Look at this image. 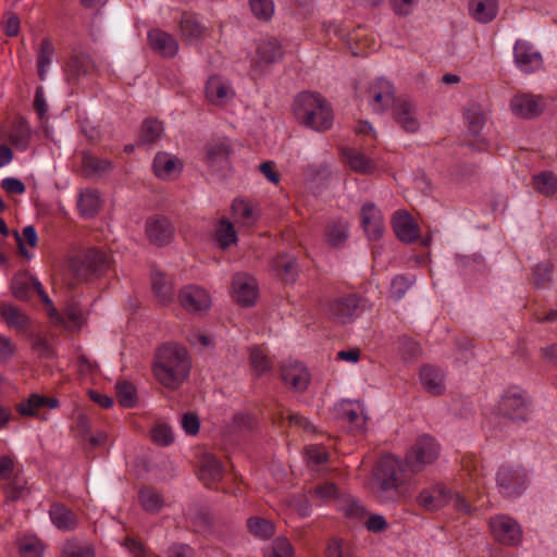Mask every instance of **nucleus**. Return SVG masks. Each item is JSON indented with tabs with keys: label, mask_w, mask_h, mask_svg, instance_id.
Instances as JSON below:
<instances>
[{
	"label": "nucleus",
	"mask_w": 557,
	"mask_h": 557,
	"mask_svg": "<svg viewBox=\"0 0 557 557\" xmlns=\"http://www.w3.org/2000/svg\"><path fill=\"white\" fill-rule=\"evenodd\" d=\"M190 368V358L183 346L164 344L156 352L153 375L165 388L178 389L189 376Z\"/></svg>",
	"instance_id": "f257e3e1"
},
{
	"label": "nucleus",
	"mask_w": 557,
	"mask_h": 557,
	"mask_svg": "<svg viewBox=\"0 0 557 557\" xmlns=\"http://www.w3.org/2000/svg\"><path fill=\"white\" fill-rule=\"evenodd\" d=\"M293 113L297 122L317 132L330 129L334 113L329 101L319 92H299L293 102Z\"/></svg>",
	"instance_id": "f03ea898"
},
{
	"label": "nucleus",
	"mask_w": 557,
	"mask_h": 557,
	"mask_svg": "<svg viewBox=\"0 0 557 557\" xmlns=\"http://www.w3.org/2000/svg\"><path fill=\"white\" fill-rule=\"evenodd\" d=\"M357 96L375 113H384L397 101L394 85L385 78L371 82L364 90L357 91Z\"/></svg>",
	"instance_id": "7ed1b4c3"
},
{
	"label": "nucleus",
	"mask_w": 557,
	"mask_h": 557,
	"mask_svg": "<svg viewBox=\"0 0 557 557\" xmlns=\"http://www.w3.org/2000/svg\"><path fill=\"white\" fill-rule=\"evenodd\" d=\"M440 456V445L428 434L419 436L406 455V463L413 472H419L432 465Z\"/></svg>",
	"instance_id": "20e7f679"
},
{
	"label": "nucleus",
	"mask_w": 557,
	"mask_h": 557,
	"mask_svg": "<svg viewBox=\"0 0 557 557\" xmlns=\"http://www.w3.org/2000/svg\"><path fill=\"white\" fill-rule=\"evenodd\" d=\"M284 54L282 44L273 37L262 39L256 50V57L251 61L250 76L257 79L272 63L282 59Z\"/></svg>",
	"instance_id": "39448f33"
},
{
	"label": "nucleus",
	"mask_w": 557,
	"mask_h": 557,
	"mask_svg": "<svg viewBox=\"0 0 557 557\" xmlns=\"http://www.w3.org/2000/svg\"><path fill=\"white\" fill-rule=\"evenodd\" d=\"M111 265L110 255L99 248L87 249L75 262L73 268L77 275L88 278L91 275L104 274Z\"/></svg>",
	"instance_id": "423d86ee"
},
{
	"label": "nucleus",
	"mask_w": 557,
	"mask_h": 557,
	"mask_svg": "<svg viewBox=\"0 0 557 557\" xmlns=\"http://www.w3.org/2000/svg\"><path fill=\"white\" fill-rule=\"evenodd\" d=\"M530 412V401L523 392L506 391L496 406V413L512 421H525Z\"/></svg>",
	"instance_id": "0eeeda50"
},
{
	"label": "nucleus",
	"mask_w": 557,
	"mask_h": 557,
	"mask_svg": "<svg viewBox=\"0 0 557 557\" xmlns=\"http://www.w3.org/2000/svg\"><path fill=\"white\" fill-rule=\"evenodd\" d=\"M368 308V300L355 294L333 300L329 306L330 317L339 323L351 322Z\"/></svg>",
	"instance_id": "6e6552de"
},
{
	"label": "nucleus",
	"mask_w": 557,
	"mask_h": 557,
	"mask_svg": "<svg viewBox=\"0 0 557 557\" xmlns=\"http://www.w3.org/2000/svg\"><path fill=\"white\" fill-rule=\"evenodd\" d=\"M496 482L503 495L513 497L523 492L527 474L520 467L502 466L496 474Z\"/></svg>",
	"instance_id": "1a4fd4ad"
},
{
	"label": "nucleus",
	"mask_w": 557,
	"mask_h": 557,
	"mask_svg": "<svg viewBox=\"0 0 557 557\" xmlns=\"http://www.w3.org/2000/svg\"><path fill=\"white\" fill-rule=\"evenodd\" d=\"M490 528L494 539L505 545H518L522 539V531L518 522L507 516H497L490 520Z\"/></svg>",
	"instance_id": "9d476101"
},
{
	"label": "nucleus",
	"mask_w": 557,
	"mask_h": 557,
	"mask_svg": "<svg viewBox=\"0 0 557 557\" xmlns=\"http://www.w3.org/2000/svg\"><path fill=\"white\" fill-rule=\"evenodd\" d=\"M403 466L393 456H385L377 463V479L384 492L396 491L404 482Z\"/></svg>",
	"instance_id": "9b49d317"
},
{
	"label": "nucleus",
	"mask_w": 557,
	"mask_h": 557,
	"mask_svg": "<svg viewBox=\"0 0 557 557\" xmlns=\"http://www.w3.org/2000/svg\"><path fill=\"white\" fill-rule=\"evenodd\" d=\"M281 379L295 392H304L310 383V373L304 363L287 360L281 366Z\"/></svg>",
	"instance_id": "f8f14e48"
},
{
	"label": "nucleus",
	"mask_w": 557,
	"mask_h": 557,
	"mask_svg": "<svg viewBox=\"0 0 557 557\" xmlns=\"http://www.w3.org/2000/svg\"><path fill=\"white\" fill-rule=\"evenodd\" d=\"M392 116L406 133H417L420 128L417 108L406 98H397L392 107Z\"/></svg>",
	"instance_id": "ddd939ff"
},
{
	"label": "nucleus",
	"mask_w": 557,
	"mask_h": 557,
	"mask_svg": "<svg viewBox=\"0 0 557 557\" xmlns=\"http://www.w3.org/2000/svg\"><path fill=\"white\" fill-rule=\"evenodd\" d=\"M513 59L517 66L525 72L532 73L543 66V59L539 51L525 40H517L513 47Z\"/></svg>",
	"instance_id": "4468645a"
},
{
	"label": "nucleus",
	"mask_w": 557,
	"mask_h": 557,
	"mask_svg": "<svg viewBox=\"0 0 557 557\" xmlns=\"http://www.w3.org/2000/svg\"><path fill=\"white\" fill-rule=\"evenodd\" d=\"M178 301L189 312H202L211 306V297L208 292L196 285L183 287L178 293Z\"/></svg>",
	"instance_id": "2eb2a0df"
},
{
	"label": "nucleus",
	"mask_w": 557,
	"mask_h": 557,
	"mask_svg": "<svg viewBox=\"0 0 557 557\" xmlns=\"http://www.w3.org/2000/svg\"><path fill=\"white\" fill-rule=\"evenodd\" d=\"M233 299L243 307H251L255 305L258 296V285L253 277L238 273L234 276Z\"/></svg>",
	"instance_id": "dca6fc26"
},
{
	"label": "nucleus",
	"mask_w": 557,
	"mask_h": 557,
	"mask_svg": "<svg viewBox=\"0 0 557 557\" xmlns=\"http://www.w3.org/2000/svg\"><path fill=\"white\" fill-rule=\"evenodd\" d=\"M175 228L166 216H153L146 222V235L150 243L165 246L171 243Z\"/></svg>",
	"instance_id": "f3484780"
},
{
	"label": "nucleus",
	"mask_w": 557,
	"mask_h": 557,
	"mask_svg": "<svg viewBox=\"0 0 557 557\" xmlns=\"http://www.w3.org/2000/svg\"><path fill=\"white\" fill-rule=\"evenodd\" d=\"M392 226L396 237L406 244L416 242L420 235V227L411 214L406 211H396L392 218Z\"/></svg>",
	"instance_id": "a211bd4d"
},
{
	"label": "nucleus",
	"mask_w": 557,
	"mask_h": 557,
	"mask_svg": "<svg viewBox=\"0 0 557 557\" xmlns=\"http://www.w3.org/2000/svg\"><path fill=\"white\" fill-rule=\"evenodd\" d=\"M417 504L428 511H435L449 504L450 491L442 484L425 487L417 495Z\"/></svg>",
	"instance_id": "6ab92c4d"
},
{
	"label": "nucleus",
	"mask_w": 557,
	"mask_h": 557,
	"mask_svg": "<svg viewBox=\"0 0 557 557\" xmlns=\"http://www.w3.org/2000/svg\"><path fill=\"white\" fill-rule=\"evenodd\" d=\"M45 407L52 409L58 408L59 400L54 397H47L37 393H33L28 396V398L23 399L15 405V409L20 416L38 417L42 420H46L47 418L45 416H39V411Z\"/></svg>",
	"instance_id": "aec40b11"
},
{
	"label": "nucleus",
	"mask_w": 557,
	"mask_h": 557,
	"mask_svg": "<svg viewBox=\"0 0 557 557\" xmlns=\"http://www.w3.org/2000/svg\"><path fill=\"white\" fill-rule=\"evenodd\" d=\"M361 224L370 240H377L384 233V222L381 211L372 202H367L361 209Z\"/></svg>",
	"instance_id": "412c9836"
},
{
	"label": "nucleus",
	"mask_w": 557,
	"mask_h": 557,
	"mask_svg": "<svg viewBox=\"0 0 557 557\" xmlns=\"http://www.w3.org/2000/svg\"><path fill=\"white\" fill-rule=\"evenodd\" d=\"M148 41L150 48L163 58H173L178 52V42L176 38L159 28L148 32Z\"/></svg>",
	"instance_id": "4be33fe9"
},
{
	"label": "nucleus",
	"mask_w": 557,
	"mask_h": 557,
	"mask_svg": "<svg viewBox=\"0 0 557 557\" xmlns=\"http://www.w3.org/2000/svg\"><path fill=\"white\" fill-rule=\"evenodd\" d=\"M231 147L224 139L213 140L206 145V162L213 171L227 168L230 163Z\"/></svg>",
	"instance_id": "5701e85b"
},
{
	"label": "nucleus",
	"mask_w": 557,
	"mask_h": 557,
	"mask_svg": "<svg viewBox=\"0 0 557 557\" xmlns=\"http://www.w3.org/2000/svg\"><path fill=\"white\" fill-rule=\"evenodd\" d=\"M178 29L182 39L187 44H194L206 37L207 28L191 12H183L178 21Z\"/></svg>",
	"instance_id": "b1692460"
},
{
	"label": "nucleus",
	"mask_w": 557,
	"mask_h": 557,
	"mask_svg": "<svg viewBox=\"0 0 557 557\" xmlns=\"http://www.w3.org/2000/svg\"><path fill=\"white\" fill-rule=\"evenodd\" d=\"M419 376L423 388L429 394L434 396L444 394L446 385L445 373L442 369L433 364H424L420 369Z\"/></svg>",
	"instance_id": "393cba45"
},
{
	"label": "nucleus",
	"mask_w": 557,
	"mask_h": 557,
	"mask_svg": "<svg viewBox=\"0 0 557 557\" xmlns=\"http://www.w3.org/2000/svg\"><path fill=\"white\" fill-rule=\"evenodd\" d=\"M271 268L275 276L285 283H294L299 272L296 258L287 253H278L273 258Z\"/></svg>",
	"instance_id": "a878e982"
},
{
	"label": "nucleus",
	"mask_w": 557,
	"mask_h": 557,
	"mask_svg": "<svg viewBox=\"0 0 557 557\" xmlns=\"http://www.w3.org/2000/svg\"><path fill=\"white\" fill-rule=\"evenodd\" d=\"M94 70L91 58L83 52L73 53L65 66V77L70 84H76L82 76H86Z\"/></svg>",
	"instance_id": "bb28decb"
},
{
	"label": "nucleus",
	"mask_w": 557,
	"mask_h": 557,
	"mask_svg": "<svg viewBox=\"0 0 557 557\" xmlns=\"http://www.w3.org/2000/svg\"><path fill=\"white\" fill-rule=\"evenodd\" d=\"M512 112L521 117L531 119L543 111V102L539 97L528 94L517 95L511 99Z\"/></svg>",
	"instance_id": "cd10ccee"
},
{
	"label": "nucleus",
	"mask_w": 557,
	"mask_h": 557,
	"mask_svg": "<svg viewBox=\"0 0 557 557\" xmlns=\"http://www.w3.org/2000/svg\"><path fill=\"white\" fill-rule=\"evenodd\" d=\"M206 96L212 103L221 106L231 101L235 92L227 82L218 75H213L206 84Z\"/></svg>",
	"instance_id": "c85d7f7f"
},
{
	"label": "nucleus",
	"mask_w": 557,
	"mask_h": 557,
	"mask_svg": "<svg viewBox=\"0 0 557 557\" xmlns=\"http://www.w3.org/2000/svg\"><path fill=\"white\" fill-rule=\"evenodd\" d=\"M223 476V467L221 461L211 454H205L200 460L199 479L206 486L219 482Z\"/></svg>",
	"instance_id": "c756f323"
},
{
	"label": "nucleus",
	"mask_w": 557,
	"mask_h": 557,
	"mask_svg": "<svg viewBox=\"0 0 557 557\" xmlns=\"http://www.w3.org/2000/svg\"><path fill=\"white\" fill-rule=\"evenodd\" d=\"M151 285L153 294L159 304L162 306L170 305L174 299L173 281L164 273L153 271L151 273Z\"/></svg>",
	"instance_id": "7c9ffc66"
},
{
	"label": "nucleus",
	"mask_w": 557,
	"mask_h": 557,
	"mask_svg": "<svg viewBox=\"0 0 557 557\" xmlns=\"http://www.w3.org/2000/svg\"><path fill=\"white\" fill-rule=\"evenodd\" d=\"M186 516L197 532H213V515L208 507L198 504L190 505Z\"/></svg>",
	"instance_id": "2f4dec72"
},
{
	"label": "nucleus",
	"mask_w": 557,
	"mask_h": 557,
	"mask_svg": "<svg viewBox=\"0 0 557 557\" xmlns=\"http://www.w3.org/2000/svg\"><path fill=\"white\" fill-rule=\"evenodd\" d=\"M49 317L54 323L70 331L79 329L84 323L82 310L74 305L67 306L63 313H59L55 308H51L49 310Z\"/></svg>",
	"instance_id": "473e14b6"
},
{
	"label": "nucleus",
	"mask_w": 557,
	"mask_h": 557,
	"mask_svg": "<svg viewBox=\"0 0 557 557\" xmlns=\"http://www.w3.org/2000/svg\"><path fill=\"white\" fill-rule=\"evenodd\" d=\"M469 11L471 16L479 23L492 22L498 12V0H470Z\"/></svg>",
	"instance_id": "72a5a7b5"
},
{
	"label": "nucleus",
	"mask_w": 557,
	"mask_h": 557,
	"mask_svg": "<svg viewBox=\"0 0 557 557\" xmlns=\"http://www.w3.org/2000/svg\"><path fill=\"white\" fill-rule=\"evenodd\" d=\"M468 131L472 136H479L486 122V112L478 102H469L463 111Z\"/></svg>",
	"instance_id": "f704fd0d"
},
{
	"label": "nucleus",
	"mask_w": 557,
	"mask_h": 557,
	"mask_svg": "<svg viewBox=\"0 0 557 557\" xmlns=\"http://www.w3.org/2000/svg\"><path fill=\"white\" fill-rule=\"evenodd\" d=\"M112 162L94 156L88 151L82 153V171L88 177L101 176L112 170Z\"/></svg>",
	"instance_id": "c9c22d12"
},
{
	"label": "nucleus",
	"mask_w": 557,
	"mask_h": 557,
	"mask_svg": "<svg viewBox=\"0 0 557 557\" xmlns=\"http://www.w3.org/2000/svg\"><path fill=\"white\" fill-rule=\"evenodd\" d=\"M152 168L158 177L168 180L181 171L182 164L176 158L164 152H159L154 157Z\"/></svg>",
	"instance_id": "e433bc0d"
},
{
	"label": "nucleus",
	"mask_w": 557,
	"mask_h": 557,
	"mask_svg": "<svg viewBox=\"0 0 557 557\" xmlns=\"http://www.w3.org/2000/svg\"><path fill=\"white\" fill-rule=\"evenodd\" d=\"M53 524L63 531L74 530L77 525L75 513L62 504H53L49 510Z\"/></svg>",
	"instance_id": "4c0bfd02"
},
{
	"label": "nucleus",
	"mask_w": 557,
	"mask_h": 557,
	"mask_svg": "<svg viewBox=\"0 0 557 557\" xmlns=\"http://www.w3.org/2000/svg\"><path fill=\"white\" fill-rule=\"evenodd\" d=\"M343 156L350 170L357 173L369 174L375 168L373 161L357 149L345 148L343 150Z\"/></svg>",
	"instance_id": "58836bf2"
},
{
	"label": "nucleus",
	"mask_w": 557,
	"mask_h": 557,
	"mask_svg": "<svg viewBox=\"0 0 557 557\" xmlns=\"http://www.w3.org/2000/svg\"><path fill=\"white\" fill-rule=\"evenodd\" d=\"M232 213L236 223L247 227L252 226L258 219L253 207L244 199L233 201Z\"/></svg>",
	"instance_id": "ea45409f"
},
{
	"label": "nucleus",
	"mask_w": 557,
	"mask_h": 557,
	"mask_svg": "<svg viewBox=\"0 0 557 557\" xmlns=\"http://www.w3.org/2000/svg\"><path fill=\"white\" fill-rule=\"evenodd\" d=\"M100 207V194L97 189H86L79 194L78 209L84 216H94L98 213Z\"/></svg>",
	"instance_id": "a19ab883"
},
{
	"label": "nucleus",
	"mask_w": 557,
	"mask_h": 557,
	"mask_svg": "<svg viewBox=\"0 0 557 557\" xmlns=\"http://www.w3.org/2000/svg\"><path fill=\"white\" fill-rule=\"evenodd\" d=\"M138 499L141 507L151 513L159 512L164 506L162 495L153 487L146 486L139 491Z\"/></svg>",
	"instance_id": "79ce46f5"
},
{
	"label": "nucleus",
	"mask_w": 557,
	"mask_h": 557,
	"mask_svg": "<svg viewBox=\"0 0 557 557\" xmlns=\"http://www.w3.org/2000/svg\"><path fill=\"white\" fill-rule=\"evenodd\" d=\"M0 314L10 327L26 329L29 324L28 317L18 308L9 305H0Z\"/></svg>",
	"instance_id": "37998d69"
},
{
	"label": "nucleus",
	"mask_w": 557,
	"mask_h": 557,
	"mask_svg": "<svg viewBox=\"0 0 557 557\" xmlns=\"http://www.w3.org/2000/svg\"><path fill=\"white\" fill-rule=\"evenodd\" d=\"M10 143L17 149L25 150L30 140V128L28 123L21 119L14 123L12 131L9 134Z\"/></svg>",
	"instance_id": "c03bdc74"
},
{
	"label": "nucleus",
	"mask_w": 557,
	"mask_h": 557,
	"mask_svg": "<svg viewBox=\"0 0 557 557\" xmlns=\"http://www.w3.org/2000/svg\"><path fill=\"white\" fill-rule=\"evenodd\" d=\"M348 237V223L343 220L331 222L326 228V239L331 246L338 247Z\"/></svg>",
	"instance_id": "a18cd8bd"
},
{
	"label": "nucleus",
	"mask_w": 557,
	"mask_h": 557,
	"mask_svg": "<svg viewBox=\"0 0 557 557\" xmlns=\"http://www.w3.org/2000/svg\"><path fill=\"white\" fill-rule=\"evenodd\" d=\"M54 54V47L50 38L46 37L40 42L37 55L38 76L41 81L46 78L47 66L51 63Z\"/></svg>",
	"instance_id": "49530a36"
},
{
	"label": "nucleus",
	"mask_w": 557,
	"mask_h": 557,
	"mask_svg": "<svg viewBox=\"0 0 557 557\" xmlns=\"http://www.w3.org/2000/svg\"><path fill=\"white\" fill-rule=\"evenodd\" d=\"M215 242L222 249H226L237 242V235L233 224L228 220H221L214 235Z\"/></svg>",
	"instance_id": "de8ad7c7"
},
{
	"label": "nucleus",
	"mask_w": 557,
	"mask_h": 557,
	"mask_svg": "<svg viewBox=\"0 0 557 557\" xmlns=\"http://www.w3.org/2000/svg\"><path fill=\"white\" fill-rule=\"evenodd\" d=\"M162 133V122L156 119H146L141 125L139 141L143 144H153L161 137Z\"/></svg>",
	"instance_id": "09e8293b"
},
{
	"label": "nucleus",
	"mask_w": 557,
	"mask_h": 557,
	"mask_svg": "<svg viewBox=\"0 0 557 557\" xmlns=\"http://www.w3.org/2000/svg\"><path fill=\"white\" fill-rule=\"evenodd\" d=\"M247 528L252 535L262 540L270 539L275 532L274 524L261 517H250L247 520Z\"/></svg>",
	"instance_id": "8fccbe9b"
},
{
	"label": "nucleus",
	"mask_w": 557,
	"mask_h": 557,
	"mask_svg": "<svg viewBox=\"0 0 557 557\" xmlns=\"http://www.w3.org/2000/svg\"><path fill=\"white\" fill-rule=\"evenodd\" d=\"M535 190L544 196H553L557 193V176L552 172H542L534 176Z\"/></svg>",
	"instance_id": "3c124183"
},
{
	"label": "nucleus",
	"mask_w": 557,
	"mask_h": 557,
	"mask_svg": "<svg viewBox=\"0 0 557 557\" xmlns=\"http://www.w3.org/2000/svg\"><path fill=\"white\" fill-rule=\"evenodd\" d=\"M116 397L122 407L132 408L136 405V388L126 381L116 383Z\"/></svg>",
	"instance_id": "603ef678"
},
{
	"label": "nucleus",
	"mask_w": 557,
	"mask_h": 557,
	"mask_svg": "<svg viewBox=\"0 0 557 557\" xmlns=\"http://www.w3.org/2000/svg\"><path fill=\"white\" fill-rule=\"evenodd\" d=\"M249 361L253 371L259 375L271 368V361L262 347H253L250 349Z\"/></svg>",
	"instance_id": "864d4df0"
},
{
	"label": "nucleus",
	"mask_w": 557,
	"mask_h": 557,
	"mask_svg": "<svg viewBox=\"0 0 557 557\" xmlns=\"http://www.w3.org/2000/svg\"><path fill=\"white\" fill-rule=\"evenodd\" d=\"M339 510L349 519L361 520L366 517V508L355 498H346L341 502Z\"/></svg>",
	"instance_id": "5fc2aeb1"
},
{
	"label": "nucleus",
	"mask_w": 557,
	"mask_h": 557,
	"mask_svg": "<svg viewBox=\"0 0 557 557\" xmlns=\"http://www.w3.org/2000/svg\"><path fill=\"white\" fill-rule=\"evenodd\" d=\"M61 557H95V552L90 545H81L75 541H69L63 546Z\"/></svg>",
	"instance_id": "6e6d98bb"
},
{
	"label": "nucleus",
	"mask_w": 557,
	"mask_h": 557,
	"mask_svg": "<svg viewBox=\"0 0 557 557\" xmlns=\"http://www.w3.org/2000/svg\"><path fill=\"white\" fill-rule=\"evenodd\" d=\"M250 9L253 15L261 21H269L274 13L272 0H249Z\"/></svg>",
	"instance_id": "4d7b16f0"
},
{
	"label": "nucleus",
	"mask_w": 557,
	"mask_h": 557,
	"mask_svg": "<svg viewBox=\"0 0 557 557\" xmlns=\"http://www.w3.org/2000/svg\"><path fill=\"white\" fill-rule=\"evenodd\" d=\"M265 557H294V547L285 537H277L272 542Z\"/></svg>",
	"instance_id": "13d9d810"
},
{
	"label": "nucleus",
	"mask_w": 557,
	"mask_h": 557,
	"mask_svg": "<svg viewBox=\"0 0 557 557\" xmlns=\"http://www.w3.org/2000/svg\"><path fill=\"white\" fill-rule=\"evenodd\" d=\"M22 557H41L42 544L37 537H24L20 542Z\"/></svg>",
	"instance_id": "bf43d9fd"
},
{
	"label": "nucleus",
	"mask_w": 557,
	"mask_h": 557,
	"mask_svg": "<svg viewBox=\"0 0 557 557\" xmlns=\"http://www.w3.org/2000/svg\"><path fill=\"white\" fill-rule=\"evenodd\" d=\"M23 237L18 234V232H14V237L17 243L20 252L28 257V252L24 248L23 240H25L30 247H35L37 245V233L34 226L28 225L23 228Z\"/></svg>",
	"instance_id": "052dcab7"
},
{
	"label": "nucleus",
	"mask_w": 557,
	"mask_h": 557,
	"mask_svg": "<svg viewBox=\"0 0 557 557\" xmlns=\"http://www.w3.org/2000/svg\"><path fill=\"white\" fill-rule=\"evenodd\" d=\"M413 282V277H408L406 275L395 276L391 284V296L395 299H400Z\"/></svg>",
	"instance_id": "680f3d73"
},
{
	"label": "nucleus",
	"mask_w": 557,
	"mask_h": 557,
	"mask_svg": "<svg viewBox=\"0 0 557 557\" xmlns=\"http://www.w3.org/2000/svg\"><path fill=\"white\" fill-rule=\"evenodd\" d=\"M151 436L152 441L161 446H168L174 441L173 432L166 424H158L154 426Z\"/></svg>",
	"instance_id": "e2e57ef3"
},
{
	"label": "nucleus",
	"mask_w": 557,
	"mask_h": 557,
	"mask_svg": "<svg viewBox=\"0 0 557 557\" xmlns=\"http://www.w3.org/2000/svg\"><path fill=\"white\" fill-rule=\"evenodd\" d=\"M399 351L401 352L404 358L412 359L417 358L420 355L421 348L416 341L404 336L399 339Z\"/></svg>",
	"instance_id": "0e129e2a"
},
{
	"label": "nucleus",
	"mask_w": 557,
	"mask_h": 557,
	"mask_svg": "<svg viewBox=\"0 0 557 557\" xmlns=\"http://www.w3.org/2000/svg\"><path fill=\"white\" fill-rule=\"evenodd\" d=\"M550 267L547 263H541L534 267L532 273V283L536 287L544 286L550 280Z\"/></svg>",
	"instance_id": "69168bd1"
},
{
	"label": "nucleus",
	"mask_w": 557,
	"mask_h": 557,
	"mask_svg": "<svg viewBox=\"0 0 557 557\" xmlns=\"http://www.w3.org/2000/svg\"><path fill=\"white\" fill-rule=\"evenodd\" d=\"M12 293L15 298L25 300L29 297L30 293V278L16 277L12 283Z\"/></svg>",
	"instance_id": "338daca9"
},
{
	"label": "nucleus",
	"mask_w": 557,
	"mask_h": 557,
	"mask_svg": "<svg viewBox=\"0 0 557 557\" xmlns=\"http://www.w3.org/2000/svg\"><path fill=\"white\" fill-rule=\"evenodd\" d=\"M4 34L9 37H15L20 33L21 21L18 15L13 11L4 13Z\"/></svg>",
	"instance_id": "774afa93"
}]
</instances>
